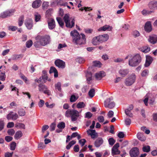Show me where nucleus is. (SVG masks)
I'll use <instances>...</instances> for the list:
<instances>
[{"label":"nucleus","mask_w":157,"mask_h":157,"mask_svg":"<svg viewBox=\"0 0 157 157\" xmlns=\"http://www.w3.org/2000/svg\"><path fill=\"white\" fill-rule=\"evenodd\" d=\"M119 146V144L118 143H116L113 147L112 149V155L113 156L115 155L119 154L120 153V151H119L118 148Z\"/></svg>","instance_id":"f8f14e48"},{"label":"nucleus","mask_w":157,"mask_h":157,"mask_svg":"<svg viewBox=\"0 0 157 157\" xmlns=\"http://www.w3.org/2000/svg\"><path fill=\"white\" fill-rule=\"evenodd\" d=\"M76 60L77 62L81 63H84L85 62V60L83 57H79L77 58L76 59Z\"/></svg>","instance_id":"c03bdc74"},{"label":"nucleus","mask_w":157,"mask_h":157,"mask_svg":"<svg viewBox=\"0 0 157 157\" xmlns=\"http://www.w3.org/2000/svg\"><path fill=\"white\" fill-rule=\"evenodd\" d=\"M125 59H129L128 65L132 67L137 66L141 60V56L139 54H136L134 56H132L131 54H128Z\"/></svg>","instance_id":"20e7f679"},{"label":"nucleus","mask_w":157,"mask_h":157,"mask_svg":"<svg viewBox=\"0 0 157 157\" xmlns=\"http://www.w3.org/2000/svg\"><path fill=\"white\" fill-rule=\"evenodd\" d=\"M149 73V71L147 70H144L141 73V75L142 76H146L148 75Z\"/></svg>","instance_id":"13d9d810"},{"label":"nucleus","mask_w":157,"mask_h":157,"mask_svg":"<svg viewBox=\"0 0 157 157\" xmlns=\"http://www.w3.org/2000/svg\"><path fill=\"white\" fill-rule=\"evenodd\" d=\"M49 73H54V77L55 78H56L58 76V72L57 70L54 67H51L50 70H49Z\"/></svg>","instance_id":"bb28decb"},{"label":"nucleus","mask_w":157,"mask_h":157,"mask_svg":"<svg viewBox=\"0 0 157 157\" xmlns=\"http://www.w3.org/2000/svg\"><path fill=\"white\" fill-rule=\"evenodd\" d=\"M61 84L60 82H58L55 85V87L56 89H57L59 91H60L61 90Z\"/></svg>","instance_id":"09e8293b"},{"label":"nucleus","mask_w":157,"mask_h":157,"mask_svg":"<svg viewBox=\"0 0 157 157\" xmlns=\"http://www.w3.org/2000/svg\"><path fill=\"white\" fill-rule=\"evenodd\" d=\"M108 141L109 145L113 146L115 142V140L113 138H109L108 140Z\"/></svg>","instance_id":"603ef678"},{"label":"nucleus","mask_w":157,"mask_h":157,"mask_svg":"<svg viewBox=\"0 0 157 157\" xmlns=\"http://www.w3.org/2000/svg\"><path fill=\"white\" fill-rule=\"evenodd\" d=\"M137 137L139 140L141 141H144L146 139L145 136L143 133L140 132L137 133Z\"/></svg>","instance_id":"cd10ccee"},{"label":"nucleus","mask_w":157,"mask_h":157,"mask_svg":"<svg viewBox=\"0 0 157 157\" xmlns=\"http://www.w3.org/2000/svg\"><path fill=\"white\" fill-rule=\"evenodd\" d=\"M117 136L120 138H122L124 137V134L123 132H119L117 134Z\"/></svg>","instance_id":"338daca9"},{"label":"nucleus","mask_w":157,"mask_h":157,"mask_svg":"<svg viewBox=\"0 0 157 157\" xmlns=\"http://www.w3.org/2000/svg\"><path fill=\"white\" fill-rule=\"evenodd\" d=\"M85 104L83 102H79L77 105L76 107L78 109H81L84 108L85 106Z\"/></svg>","instance_id":"e433bc0d"},{"label":"nucleus","mask_w":157,"mask_h":157,"mask_svg":"<svg viewBox=\"0 0 157 157\" xmlns=\"http://www.w3.org/2000/svg\"><path fill=\"white\" fill-rule=\"evenodd\" d=\"M100 43L98 36L95 37L93 38L92 40V43L94 45H97L100 44Z\"/></svg>","instance_id":"c85d7f7f"},{"label":"nucleus","mask_w":157,"mask_h":157,"mask_svg":"<svg viewBox=\"0 0 157 157\" xmlns=\"http://www.w3.org/2000/svg\"><path fill=\"white\" fill-rule=\"evenodd\" d=\"M153 59L152 57L149 56H146V60L145 64L144 65L145 67L149 66L151 63Z\"/></svg>","instance_id":"6ab92c4d"},{"label":"nucleus","mask_w":157,"mask_h":157,"mask_svg":"<svg viewBox=\"0 0 157 157\" xmlns=\"http://www.w3.org/2000/svg\"><path fill=\"white\" fill-rule=\"evenodd\" d=\"M70 33L72 36L73 42L74 43L77 45H81L85 43L86 38L84 34L81 33L80 35L75 30L71 31Z\"/></svg>","instance_id":"f03ea898"},{"label":"nucleus","mask_w":157,"mask_h":157,"mask_svg":"<svg viewBox=\"0 0 157 157\" xmlns=\"http://www.w3.org/2000/svg\"><path fill=\"white\" fill-rule=\"evenodd\" d=\"M78 99V97H76L75 95H72L71 96L70 98V101L71 102H75Z\"/></svg>","instance_id":"a19ab883"},{"label":"nucleus","mask_w":157,"mask_h":157,"mask_svg":"<svg viewBox=\"0 0 157 157\" xmlns=\"http://www.w3.org/2000/svg\"><path fill=\"white\" fill-rule=\"evenodd\" d=\"M33 44V42L31 40H29L26 42V47L28 48L31 47Z\"/></svg>","instance_id":"3c124183"},{"label":"nucleus","mask_w":157,"mask_h":157,"mask_svg":"<svg viewBox=\"0 0 157 157\" xmlns=\"http://www.w3.org/2000/svg\"><path fill=\"white\" fill-rule=\"evenodd\" d=\"M63 19L67 27L71 28L74 26L75 20L74 18L70 17L69 14H65L63 17Z\"/></svg>","instance_id":"39448f33"},{"label":"nucleus","mask_w":157,"mask_h":157,"mask_svg":"<svg viewBox=\"0 0 157 157\" xmlns=\"http://www.w3.org/2000/svg\"><path fill=\"white\" fill-rule=\"evenodd\" d=\"M16 144L15 142H12L10 145V149L11 150H14L15 149L16 146Z\"/></svg>","instance_id":"864d4df0"},{"label":"nucleus","mask_w":157,"mask_h":157,"mask_svg":"<svg viewBox=\"0 0 157 157\" xmlns=\"http://www.w3.org/2000/svg\"><path fill=\"white\" fill-rule=\"evenodd\" d=\"M150 147L149 146H145L143 147V150L144 152H148L150 151Z\"/></svg>","instance_id":"ea45409f"},{"label":"nucleus","mask_w":157,"mask_h":157,"mask_svg":"<svg viewBox=\"0 0 157 157\" xmlns=\"http://www.w3.org/2000/svg\"><path fill=\"white\" fill-rule=\"evenodd\" d=\"M148 41L152 44H155L157 42V36L155 35H153L149 36Z\"/></svg>","instance_id":"4be33fe9"},{"label":"nucleus","mask_w":157,"mask_h":157,"mask_svg":"<svg viewBox=\"0 0 157 157\" xmlns=\"http://www.w3.org/2000/svg\"><path fill=\"white\" fill-rule=\"evenodd\" d=\"M4 126V123L3 121L0 119V131L3 129Z\"/></svg>","instance_id":"bf43d9fd"},{"label":"nucleus","mask_w":157,"mask_h":157,"mask_svg":"<svg viewBox=\"0 0 157 157\" xmlns=\"http://www.w3.org/2000/svg\"><path fill=\"white\" fill-rule=\"evenodd\" d=\"M23 134L20 131L17 132L14 135V138L16 140H18L21 137Z\"/></svg>","instance_id":"7c9ffc66"},{"label":"nucleus","mask_w":157,"mask_h":157,"mask_svg":"<svg viewBox=\"0 0 157 157\" xmlns=\"http://www.w3.org/2000/svg\"><path fill=\"white\" fill-rule=\"evenodd\" d=\"M153 12L152 11H149L146 10H144L141 12L144 15H146L151 14Z\"/></svg>","instance_id":"4c0bfd02"},{"label":"nucleus","mask_w":157,"mask_h":157,"mask_svg":"<svg viewBox=\"0 0 157 157\" xmlns=\"http://www.w3.org/2000/svg\"><path fill=\"white\" fill-rule=\"evenodd\" d=\"M149 7L151 10H155L157 7V1H153L150 2L148 4Z\"/></svg>","instance_id":"aec40b11"},{"label":"nucleus","mask_w":157,"mask_h":157,"mask_svg":"<svg viewBox=\"0 0 157 157\" xmlns=\"http://www.w3.org/2000/svg\"><path fill=\"white\" fill-rule=\"evenodd\" d=\"M25 24L28 29H30L33 26V21L31 19H27L25 22Z\"/></svg>","instance_id":"dca6fc26"},{"label":"nucleus","mask_w":157,"mask_h":157,"mask_svg":"<svg viewBox=\"0 0 157 157\" xmlns=\"http://www.w3.org/2000/svg\"><path fill=\"white\" fill-rule=\"evenodd\" d=\"M112 27L109 25H105L104 26L98 29L99 31H110L112 29Z\"/></svg>","instance_id":"a211bd4d"},{"label":"nucleus","mask_w":157,"mask_h":157,"mask_svg":"<svg viewBox=\"0 0 157 157\" xmlns=\"http://www.w3.org/2000/svg\"><path fill=\"white\" fill-rule=\"evenodd\" d=\"M15 12L14 10H7L1 13L0 15V18H5L12 15L13 13Z\"/></svg>","instance_id":"1a4fd4ad"},{"label":"nucleus","mask_w":157,"mask_h":157,"mask_svg":"<svg viewBox=\"0 0 157 157\" xmlns=\"http://www.w3.org/2000/svg\"><path fill=\"white\" fill-rule=\"evenodd\" d=\"M7 133L8 135L13 136L15 133V131L13 129H10L7 131Z\"/></svg>","instance_id":"6e6d98bb"},{"label":"nucleus","mask_w":157,"mask_h":157,"mask_svg":"<svg viewBox=\"0 0 157 157\" xmlns=\"http://www.w3.org/2000/svg\"><path fill=\"white\" fill-rule=\"evenodd\" d=\"M92 73L91 72H88L86 74V80L89 84L90 83V82L92 79Z\"/></svg>","instance_id":"c756f323"},{"label":"nucleus","mask_w":157,"mask_h":157,"mask_svg":"<svg viewBox=\"0 0 157 157\" xmlns=\"http://www.w3.org/2000/svg\"><path fill=\"white\" fill-rule=\"evenodd\" d=\"M35 17V20L36 22L39 21L40 18L41 16L40 14L36 13H35L34 15Z\"/></svg>","instance_id":"de8ad7c7"},{"label":"nucleus","mask_w":157,"mask_h":157,"mask_svg":"<svg viewBox=\"0 0 157 157\" xmlns=\"http://www.w3.org/2000/svg\"><path fill=\"white\" fill-rule=\"evenodd\" d=\"M76 142L75 140H73L69 142L68 144L66 146V149L69 150L70 149L71 147L74 144H75Z\"/></svg>","instance_id":"f704fd0d"},{"label":"nucleus","mask_w":157,"mask_h":157,"mask_svg":"<svg viewBox=\"0 0 157 157\" xmlns=\"http://www.w3.org/2000/svg\"><path fill=\"white\" fill-rule=\"evenodd\" d=\"M145 30L148 32H150L152 29L151 25L150 22L148 21L146 22L144 26Z\"/></svg>","instance_id":"393cba45"},{"label":"nucleus","mask_w":157,"mask_h":157,"mask_svg":"<svg viewBox=\"0 0 157 157\" xmlns=\"http://www.w3.org/2000/svg\"><path fill=\"white\" fill-rule=\"evenodd\" d=\"M48 28L50 29H53L55 27V22L54 20L52 18H50L48 21Z\"/></svg>","instance_id":"4468645a"},{"label":"nucleus","mask_w":157,"mask_h":157,"mask_svg":"<svg viewBox=\"0 0 157 157\" xmlns=\"http://www.w3.org/2000/svg\"><path fill=\"white\" fill-rule=\"evenodd\" d=\"M95 94V90L94 89H90L88 93L89 96L91 98H93Z\"/></svg>","instance_id":"58836bf2"},{"label":"nucleus","mask_w":157,"mask_h":157,"mask_svg":"<svg viewBox=\"0 0 157 157\" xmlns=\"http://www.w3.org/2000/svg\"><path fill=\"white\" fill-rule=\"evenodd\" d=\"M125 113L126 114L130 117H133V114L131 113L129 109H126L125 110Z\"/></svg>","instance_id":"37998d69"},{"label":"nucleus","mask_w":157,"mask_h":157,"mask_svg":"<svg viewBox=\"0 0 157 157\" xmlns=\"http://www.w3.org/2000/svg\"><path fill=\"white\" fill-rule=\"evenodd\" d=\"M119 73L122 77H124L128 74L129 71L127 69H121L119 71Z\"/></svg>","instance_id":"5701e85b"},{"label":"nucleus","mask_w":157,"mask_h":157,"mask_svg":"<svg viewBox=\"0 0 157 157\" xmlns=\"http://www.w3.org/2000/svg\"><path fill=\"white\" fill-rule=\"evenodd\" d=\"M15 127L19 128L25 129V125L22 123H18L16 124Z\"/></svg>","instance_id":"a18cd8bd"},{"label":"nucleus","mask_w":157,"mask_h":157,"mask_svg":"<svg viewBox=\"0 0 157 157\" xmlns=\"http://www.w3.org/2000/svg\"><path fill=\"white\" fill-rule=\"evenodd\" d=\"M86 141L85 139H82L79 141V143L81 145L82 147L84 145Z\"/></svg>","instance_id":"e2e57ef3"},{"label":"nucleus","mask_w":157,"mask_h":157,"mask_svg":"<svg viewBox=\"0 0 157 157\" xmlns=\"http://www.w3.org/2000/svg\"><path fill=\"white\" fill-rule=\"evenodd\" d=\"M115 105V103L113 101L112 98L107 99L104 102V106L106 108H109L111 109L114 107Z\"/></svg>","instance_id":"6e6552de"},{"label":"nucleus","mask_w":157,"mask_h":157,"mask_svg":"<svg viewBox=\"0 0 157 157\" xmlns=\"http://www.w3.org/2000/svg\"><path fill=\"white\" fill-rule=\"evenodd\" d=\"M13 154V152H12L11 153L6 152L5 154V157H12Z\"/></svg>","instance_id":"774afa93"},{"label":"nucleus","mask_w":157,"mask_h":157,"mask_svg":"<svg viewBox=\"0 0 157 157\" xmlns=\"http://www.w3.org/2000/svg\"><path fill=\"white\" fill-rule=\"evenodd\" d=\"M129 154L131 157H137L139 154V149L136 147H134L130 151Z\"/></svg>","instance_id":"9d476101"},{"label":"nucleus","mask_w":157,"mask_h":157,"mask_svg":"<svg viewBox=\"0 0 157 157\" xmlns=\"http://www.w3.org/2000/svg\"><path fill=\"white\" fill-rule=\"evenodd\" d=\"M55 63L56 65L59 68H64L65 67V62L60 59H57L55 62Z\"/></svg>","instance_id":"ddd939ff"},{"label":"nucleus","mask_w":157,"mask_h":157,"mask_svg":"<svg viewBox=\"0 0 157 157\" xmlns=\"http://www.w3.org/2000/svg\"><path fill=\"white\" fill-rule=\"evenodd\" d=\"M24 21V16L22 15L18 19V25L21 26L22 25Z\"/></svg>","instance_id":"72a5a7b5"},{"label":"nucleus","mask_w":157,"mask_h":157,"mask_svg":"<svg viewBox=\"0 0 157 157\" xmlns=\"http://www.w3.org/2000/svg\"><path fill=\"white\" fill-rule=\"evenodd\" d=\"M20 77L23 79L25 83L28 81L27 78L23 74H21L20 75Z\"/></svg>","instance_id":"69168bd1"},{"label":"nucleus","mask_w":157,"mask_h":157,"mask_svg":"<svg viewBox=\"0 0 157 157\" xmlns=\"http://www.w3.org/2000/svg\"><path fill=\"white\" fill-rule=\"evenodd\" d=\"M150 50V48L149 47L145 46L142 49V51L143 52H144V53H147L148 52H149Z\"/></svg>","instance_id":"49530a36"},{"label":"nucleus","mask_w":157,"mask_h":157,"mask_svg":"<svg viewBox=\"0 0 157 157\" xmlns=\"http://www.w3.org/2000/svg\"><path fill=\"white\" fill-rule=\"evenodd\" d=\"M42 3L41 0H36L34 1L32 4V6L34 8H37L39 7Z\"/></svg>","instance_id":"412c9836"},{"label":"nucleus","mask_w":157,"mask_h":157,"mask_svg":"<svg viewBox=\"0 0 157 157\" xmlns=\"http://www.w3.org/2000/svg\"><path fill=\"white\" fill-rule=\"evenodd\" d=\"M56 124L55 123H52L50 126V130L51 131H53L55 130L56 127Z\"/></svg>","instance_id":"0e129e2a"},{"label":"nucleus","mask_w":157,"mask_h":157,"mask_svg":"<svg viewBox=\"0 0 157 157\" xmlns=\"http://www.w3.org/2000/svg\"><path fill=\"white\" fill-rule=\"evenodd\" d=\"M105 75V73L103 71H101L98 73H96L95 75V77L98 80H100Z\"/></svg>","instance_id":"b1692460"},{"label":"nucleus","mask_w":157,"mask_h":157,"mask_svg":"<svg viewBox=\"0 0 157 157\" xmlns=\"http://www.w3.org/2000/svg\"><path fill=\"white\" fill-rule=\"evenodd\" d=\"M56 20L59 25L62 27H63L64 25L63 21L60 17H57Z\"/></svg>","instance_id":"473e14b6"},{"label":"nucleus","mask_w":157,"mask_h":157,"mask_svg":"<svg viewBox=\"0 0 157 157\" xmlns=\"http://www.w3.org/2000/svg\"><path fill=\"white\" fill-rule=\"evenodd\" d=\"M93 63L94 65V66L98 67H101V63L99 61H94L93 62Z\"/></svg>","instance_id":"79ce46f5"},{"label":"nucleus","mask_w":157,"mask_h":157,"mask_svg":"<svg viewBox=\"0 0 157 157\" xmlns=\"http://www.w3.org/2000/svg\"><path fill=\"white\" fill-rule=\"evenodd\" d=\"M23 57V56L22 55H14L13 56L12 59L13 60H16L19 59L21 57L22 58Z\"/></svg>","instance_id":"8fccbe9b"},{"label":"nucleus","mask_w":157,"mask_h":157,"mask_svg":"<svg viewBox=\"0 0 157 157\" xmlns=\"http://www.w3.org/2000/svg\"><path fill=\"white\" fill-rule=\"evenodd\" d=\"M38 87L39 91L43 92L48 95H50L51 94L50 91L48 90L47 86L45 85L40 83L38 85Z\"/></svg>","instance_id":"0eeeda50"},{"label":"nucleus","mask_w":157,"mask_h":157,"mask_svg":"<svg viewBox=\"0 0 157 157\" xmlns=\"http://www.w3.org/2000/svg\"><path fill=\"white\" fill-rule=\"evenodd\" d=\"M136 75L134 74H132L125 80V83L126 86H130L132 85L136 80Z\"/></svg>","instance_id":"423d86ee"},{"label":"nucleus","mask_w":157,"mask_h":157,"mask_svg":"<svg viewBox=\"0 0 157 157\" xmlns=\"http://www.w3.org/2000/svg\"><path fill=\"white\" fill-rule=\"evenodd\" d=\"M87 133L92 139H94L96 136L95 130H94L89 129L87 131Z\"/></svg>","instance_id":"a878e982"},{"label":"nucleus","mask_w":157,"mask_h":157,"mask_svg":"<svg viewBox=\"0 0 157 157\" xmlns=\"http://www.w3.org/2000/svg\"><path fill=\"white\" fill-rule=\"evenodd\" d=\"M53 12V9H50L46 11V14L48 16H49Z\"/></svg>","instance_id":"680f3d73"},{"label":"nucleus","mask_w":157,"mask_h":157,"mask_svg":"<svg viewBox=\"0 0 157 157\" xmlns=\"http://www.w3.org/2000/svg\"><path fill=\"white\" fill-rule=\"evenodd\" d=\"M18 118V115L16 113L12 111L10 112L6 116V118L8 120L12 119L14 121L17 120Z\"/></svg>","instance_id":"9b49d317"},{"label":"nucleus","mask_w":157,"mask_h":157,"mask_svg":"<svg viewBox=\"0 0 157 157\" xmlns=\"http://www.w3.org/2000/svg\"><path fill=\"white\" fill-rule=\"evenodd\" d=\"M65 126V123L63 122H62L58 124L57 127L59 129H63L64 128Z\"/></svg>","instance_id":"c9c22d12"},{"label":"nucleus","mask_w":157,"mask_h":157,"mask_svg":"<svg viewBox=\"0 0 157 157\" xmlns=\"http://www.w3.org/2000/svg\"><path fill=\"white\" fill-rule=\"evenodd\" d=\"M36 41L34 43V45L36 48H40L41 46H44L50 41V37L48 35L38 36L36 37Z\"/></svg>","instance_id":"7ed1b4c3"},{"label":"nucleus","mask_w":157,"mask_h":157,"mask_svg":"<svg viewBox=\"0 0 157 157\" xmlns=\"http://www.w3.org/2000/svg\"><path fill=\"white\" fill-rule=\"evenodd\" d=\"M93 114L90 112H88L86 113L85 117L88 119L90 118L92 116Z\"/></svg>","instance_id":"052dcab7"},{"label":"nucleus","mask_w":157,"mask_h":157,"mask_svg":"<svg viewBox=\"0 0 157 157\" xmlns=\"http://www.w3.org/2000/svg\"><path fill=\"white\" fill-rule=\"evenodd\" d=\"M132 34L135 37H138L140 35V33L139 32L136 30L133 31L132 33Z\"/></svg>","instance_id":"4d7b16f0"},{"label":"nucleus","mask_w":157,"mask_h":157,"mask_svg":"<svg viewBox=\"0 0 157 157\" xmlns=\"http://www.w3.org/2000/svg\"><path fill=\"white\" fill-rule=\"evenodd\" d=\"M69 107V105L67 103H65L63 105V108L67 109L65 112V116L67 117H71V121L73 122L75 121L79 117L80 112H79L74 109H68Z\"/></svg>","instance_id":"f257e3e1"},{"label":"nucleus","mask_w":157,"mask_h":157,"mask_svg":"<svg viewBox=\"0 0 157 157\" xmlns=\"http://www.w3.org/2000/svg\"><path fill=\"white\" fill-rule=\"evenodd\" d=\"M103 142V140L101 137L97 138L94 143V145L95 147H99L102 144Z\"/></svg>","instance_id":"f3484780"},{"label":"nucleus","mask_w":157,"mask_h":157,"mask_svg":"<svg viewBox=\"0 0 157 157\" xmlns=\"http://www.w3.org/2000/svg\"><path fill=\"white\" fill-rule=\"evenodd\" d=\"M1 71L0 70V80L4 81L6 79V75L5 71L3 72H1Z\"/></svg>","instance_id":"2f4dec72"},{"label":"nucleus","mask_w":157,"mask_h":157,"mask_svg":"<svg viewBox=\"0 0 157 157\" xmlns=\"http://www.w3.org/2000/svg\"><path fill=\"white\" fill-rule=\"evenodd\" d=\"M18 113L19 116H23L25 115V112L23 109H21L18 111Z\"/></svg>","instance_id":"5fc2aeb1"},{"label":"nucleus","mask_w":157,"mask_h":157,"mask_svg":"<svg viewBox=\"0 0 157 157\" xmlns=\"http://www.w3.org/2000/svg\"><path fill=\"white\" fill-rule=\"evenodd\" d=\"M99 40L100 43H102L107 41L109 38V36L107 34H104L98 36Z\"/></svg>","instance_id":"2eb2a0df"}]
</instances>
